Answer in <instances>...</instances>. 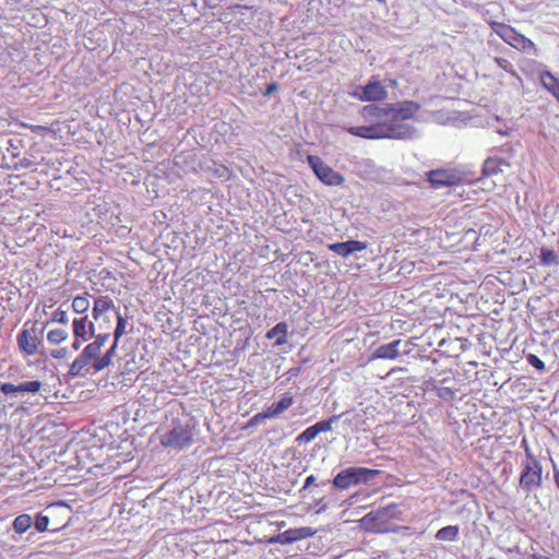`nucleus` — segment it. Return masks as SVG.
Masks as SVG:
<instances>
[{
	"mask_svg": "<svg viewBox=\"0 0 559 559\" xmlns=\"http://www.w3.org/2000/svg\"><path fill=\"white\" fill-rule=\"evenodd\" d=\"M520 485L525 491H532L542 485V466L534 456H527L521 473Z\"/></svg>",
	"mask_w": 559,
	"mask_h": 559,
	"instance_id": "nucleus-7",
	"label": "nucleus"
},
{
	"mask_svg": "<svg viewBox=\"0 0 559 559\" xmlns=\"http://www.w3.org/2000/svg\"><path fill=\"white\" fill-rule=\"evenodd\" d=\"M540 83L556 99L559 97V79L551 72L545 71L540 75Z\"/></svg>",
	"mask_w": 559,
	"mask_h": 559,
	"instance_id": "nucleus-18",
	"label": "nucleus"
},
{
	"mask_svg": "<svg viewBox=\"0 0 559 559\" xmlns=\"http://www.w3.org/2000/svg\"><path fill=\"white\" fill-rule=\"evenodd\" d=\"M0 391L5 394V395H10V394H14V393H21L20 392V384L15 385L13 383H2L0 385Z\"/></svg>",
	"mask_w": 559,
	"mask_h": 559,
	"instance_id": "nucleus-36",
	"label": "nucleus"
},
{
	"mask_svg": "<svg viewBox=\"0 0 559 559\" xmlns=\"http://www.w3.org/2000/svg\"><path fill=\"white\" fill-rule=\"evenodd\" d=\"M104 464L102 465H95V468H103Z\"/></svg>",
	"mask_w": 559,
	"mask_h": 559,
	"instance_id": "nucleus-46",
	"label": "nucleus"
},
{
	"mask_svg": "<svg viewBox=\"0 0 559 559\" xmlns=\"http://www.w3.org/2000/svg\"><path fill=\"white\" fill-rule=\"evenodd\" d=\"M68 338V332L63 329L51 330L47 334V341L52 345H58Z\"/></svg>",
	"mask_w": 559,
	"mask_h": 559,
	"instance_id": "nucleus-26",
	"label": "nucleus"
},
{
	"mask_svg": "<svg viewBox=\"0 0 559 559\" xmlns=\"http://www.w3.org/2000/svg\"><path fill=\"white\" fill-rule=\"evenodd\" d=\"M317 432L313 429L312 426L308 427L306 430H304L298 437L296 438V441L299 443H309L311 442L316 437Z\"/></svg>",
	"mask_w": 559,
	"mask_h": 559,
	"instance_id": "nucleus-31",
	"label": "nucleus"
},
{
	"mask_svg": "<svg viewBox=\"0 0 559 559\" xmlns=\"http://www.w3.org/2000/svg\"><path fill=\"white\" fill-rule=\"evenodd\" d=\"M307 160L318 179L323 183L328 186H340L343 183V176L326 165L320 157L309 155Z\"/></svg>",
	"mask_w": 559,
	"mask_h": 559,
	"instance_id": "nucleus-6",
	"label": "nucleus"
},
{
	"mask_svg": "<svg viewBox=\"0 0 559 559\" xmlns=\"http://www.w3.org/2000/svg\"><path fill=\"white\" fill-rule=\"evenodd\" d=\"M403 345V342L401 340H395L391 343L383 344L379 346L373 354L371 355V359H390L393 360L397 358L402 352L401 346ZM407 344H404L403 353H407L408 349L406 348Z\"/></svg>",
	"mask_w": 559,
	"mask_h": 559,
	"instance_id": "nucleus-11",
	"label": "nucleus"
},
{
	"mask_svg": "<svg viewBox=\"0 0 559 559\" xmlns=\"http://www.w3.org/2000/svg\"><path fill=\"white\" fill-rule=\"evenodd\" d=\"M16 342L19 349L26 356L35 355L41 343L35 326L27 329L26 325L17 334Z\"/></svg>",
	"mask_w": 559,
	"mask_h": 559,
	"instance_id": "nucleus-9",
	"label": "nucleus"
},
{
	"mask_svg": "<svg viewBox=\"0 0 559 559\" xmlns=\"http://www.w3.org/2000/svg\"><path fill=\"white\" fill-rule=\"evenodd\" d=\"M539 260L544 266L557 265L559 263L558 254L554 250L547 248L540 249Z\"/></svg>",
	"mask_w": 559,
	"mask_h": 559,
	"instance_id": "nucleus-23",
	"label": "nucleus"
},
{
	"mask_svg": "<svg viewBox=\"0 0 559 559\" xmlns=\"http://www.w3.org/2000/svg\"><path fill=\"white\" fill-rule=\"evenodd\" d=\"M109 334H98L95 336V341L93 342L95 345H98V347L102 349V347L105 345V343L108 341Z\"/></svg>",
	"mask_w": 559,
	"mask_h": 559,
	"instance_id": "nucleus-39",
	"label": "nucleus"
},
{
	"mask_svg": "<svg viewBox=\"0 0 559 559\" xmlns=\"http://www.w3.org/2000/svg\"><path fill=\"white\" fill-rule=\"evenodd\" d=\"M317 513H321L328 509V503L324 501V498H321L317 501Z\"/></svg>",
	"mask_w": 559,
	"mask_h": 559,
	"instance_id": "nucleus-42",
	"label": "nucleus"
},
{
	"mask_svg": "<svg viewBox=\"0 0 559 559\" xmlns=\"http://www.w3.org/2000/svg\"><path fill=\"white\" fill-rule=\"evenodd\" d=\"M492 28L495 33L510 46L527 53L536 51L535 44L524 35L518 33L513 27L501 23H495Z\"/></svg>",
	"mask_w": 559,
	"mask_h": 559,
	"instance_id": "nucleus-4",
	"label": "nucleus"
},
{
	"mask_svg": "<svg viewBox=\"0 0 559 559\" xmlns=\"http://www.w3.org/2000/svg\"><path fill=\"white\" fill-rule=\"evenodd\" d=\"M420 106L419 104L406 100L396 105H390L386 107H379L373 105L365 106L366 115H379V117L384 120L389 127L399 128L404 127L407 129L409 135L405 138H396L397 140H408L416 136V129L407 123H404V120L411 119L418 110Z\"/></svg>",
	"mask_w": 559,
	"mask_h": 559,
	"instance_id": "nucleus-1",
	"label": "nucleus"
},
{
	"mask_svg": "<svg viewBox=\"0 0 559 559\" xmlns=\"http://www.w3.org/2000/svg\"><path fill=\"white\" fill-rule=\"evenodd\" d=\"M81 342H82V341H81V338H75V341H74V342H73V344H72V347H73L74 349H79V348H80V346H81Z\"/></svg>",
	"mask_w": 559,
	"mask_h": 559,
	"instance_id": "nucleus-45",
	"label": "nucleus"
},
{
	"mask_svg": "<svg viewBox=\"0 0 559 559\" xmlns=\"http://www.w3.org/2000/svg\"><path fill=\"white\" fill-rule=\"evenodd\" d=\"M328 248L335 254L342 258H347L355 252H360L365 250L367 248V245L366 242H361L358 240H348L344 242L331 243L329 245Z\"/></svg>",
	"mask_w": 559,
	"mask_h": 559,
	"instance_id": "nucleus-14",
	"label": "nucleus"
},
{
	"mask_svg": "<svg viewBox=\"0 0 559 559\" xmlns=\"http://www.w3.org/2000/svg\"><path fill=\"white\" fill-rule=\"evenodd\" d=\"M341 417L342 415H334L329 419L316 423L314 425H312V427L316 430L317 435L321 432L331 431L333 428V424H335Z\"/></svg>",
	"mask_w": 559,
	"mask_h": 559,
	"instance_id": "nucleus-25",
	"label": "nucleus"
},
{
	"mask_svg": "<svg viewBox=\"0 0 559 559\" xmlns=\"http://www.w3.org/2000/svg\"><path fill=\"white\" fill-rule=\"evenodd\" d=\"M395 509H396L395 504L380 507L376 510L370 511L367 515H365V518L362 519V522L366 524L370 523V522H376V521L383 523L388 519L394 516Z\"/></svg>",
	"mask_w": 559,
	"mask_h": 559,
	"instance_id": "nucleus-16",
	"label": "nucleus"
},
{
	"mask_svg": "<svg viewBox=\"0 0 559 559\" xmlns=\"http://www.w3.org/2000/svg\"><path fill=\"white\" fill-rule=\"evenodd\" d=\"M385 87L377 80L369 81L365 86H357L353 96L361 102H377L386 97Z\"/></svg>",
	"mask_w": 559,
	"mask_h": 559,
	"instance_id": "nucleus-8",
	"label": "nucleus"
},
{
	"mask_svg": "<svg viewBox=\"0 0 559 559\" xmlns=\"http://www.w3.org/2000/svg\"><path fill=\"white\" fill-rule=\"evenodd\" d=\"M51 321L52 322H59V323H62V324H66L68 322V316H67V312L62 309H57L53 313H52V318H51Z\"/></svg>",
	"mask_w": 559,
	"mask_h": 559,
	"instance_id": "nucleus-37",
	"label": "nucleus"
},
{
	"mask_svg": "<svg viewBox=\"0 0 559 559\" xmlns=\"http://www.w3.org/2000/svg\"><path fill=\"white\" fill-rule=\"evenodd\" d=\"M100 348L98 347V345H95L93 342L90 343L88 345L85 346V348L83 349L82 353H84L86 356L91 357L93 359V365L92 367L94 368V365L96 364V361L102 358V355H100Z\"/></svg>",
	"mask_w": 559,
	"mask_h": 559,
	"instance_id": "nucleus-29",
	"label": "nucleus"
},
{
	"mask_svg": "<svg viewBox=\"0 0 559 559\" xmlns=\"http://www.w3.org/2000/svg\"><path fill=\"white\" fill-rule=\"evenodd\" d=\"M278 88V85L276 83H271L267 85L265 92L263 93V96H270L271 94H273L274 92H276Z\"/></svg>",
	"mask_w": 559,
	"mask_h": 559,
	"instance_id": "nucleus-40",
	"label": "nucleus"
},
{
	"mask_svg": "<svg viewBox=\"0 0 559 559\" xmlns=\"http://www.w3.org/2000/svg\"><path fill=\"white\" fill-rule=\"evenodd\" d=\"M379 2H384L385 0H378Z\"/></svg>",
	"mask_w": 559,
	"mask_h": 559,
	"instance_id": "nucleus-48",
	"label": "nucleus"
},
{
	"mask_svg": "<svg viewBox=\"0 0 559 559\" xmlns=\"http://www.w3.org/2000/svg\"><path fill=\"white\" fill-rule=\"evenodd\" d=\"M117 344H118V342H116V340H114V344L111 345V347L94 365V372H99L103 369H105L106 367H108L109 365H111L112 357L117 349Z\"/></svg>",
	"mask_w": 559,
	"mask_h": 559,
	"instance_id": "nucleus-21",
	"label": "nucleus"
},
{
	"mask_svg": "<svg viewBox=\"0 0 559 559\" xmlns=\"http://www.w3.org/2000/svg\"><path fill=\"white\" fill-rule=\"evenodd\" d=\"M297 530H298V534H299V538L300 539H305V538L311 537V536H313L317 533L316 530H313L312 527H309V526L299 527Z\"/></svg>",
	"mask_w": 559,
	"mask_h": 559,
	"instance_id": "nucleus-38",
	"label": "nucleus"
},
{
	"mask_svg": "<svg viewBox=\"0 0 559 559\" xmlns=\"http://www.w3.org/2000/svg\"><path fill=\"white\" fill-rule=\"evenodd\" d=\"M277 538L282 544H292L294 542L300 540L297 528L287 530L280 534Z\"/></svg>",
	"mask_w": 559,
	"mask_h": 559,
	"instance_id": "nucleus-28",
	"label": "nucleus"
},
{
	"mask_svg": "<svg viewBox=\"0 0 559 559\" xmlns=\"http://www.w3.org/2000/svg\"><path fill=\"white\" fill-rule=\"evenodd\" d=\"M126 324H127V321L120 314H118L117 326H116V330L114 333V337H115L116 342H118L119 338L124 334Z\"/></svg>",
	"mask_w": 559,
	"mask_h": 559,
	"instance_id": "nucleus-32",
	"label": "nucleus"
},
{
	"mask_svg": "<svg viewBox=\"0 0 559 559\" xmlns=\"http://www.w3.org/2000/svg\"><path fill=\"white\" fill-rule=\"evenodd\" d=\"M92 365L93 359L81 353L71 364L68 373L72 378L94 374Z\"/></svg>",
	"mask_w": 559,
	"mask_h": 559,
	"instance_id": "nucleus-13",
	"label": "nucleus"
},
{
	"mask_svg": "<svg viewBox=\"0 0 559 559\" xmlns=\"http://www.w3.org/2000/svg\"><path fill=\"white\" fill-rule=\"evenodd\" d=\"M32 523L33 520L28 514H21L13 521V528L16 533L22 534L31 527Z\"/></svg>",
	"mask_w": 559,
	"mask_h": 559,
	"instance_id": "nucleus-24",
	"label": "nucleus"
},
{
	"mask_svg": "<svg viewBox=\"0 0 559 559\" xmlns=\"http://www.w3.org/2000/svg\"><path fill=\"white\" fill-rule=\"evenodd\" d=\"M294 404V397L288 393L281 396L278 402H275L267 406L263 412L257 414L252 421H259L261 419L273 418L284 413Z\"/></svg>",
	"mask_w": 559,
	"mask_h": 559,
	"instance_id": "nucleus-10",
	"label": "nucleus"
},
{
	"mask_svg": "<svg viewBox=\"0 0 559 559\" xmlns=\"http://www.w3.org/2000/svg\"><path fill=\"white\" fill-rule=\"evenodd\" d=\"M66 355H67L66 348H59V349L51 352V356L57 359L63 358Z\"/></svg>",
	"mask_w": 559,
	"mask_h": 559,
	"instance_id": "nucleus-41",
	"label": "nucleus"
},
{
	"mask_svg": "<svg viewBox=\"0 0 559 559\" xmlns=\"http://www.w3.org/2000/svg\"><path fill=\"white\" fill-rule=\"evenodd\" d=\"M437 395L442 400L449 401L455 396V392L450 388L441 386L437 389Z\"/></svg>",
	"mask_w": 559,
	"mask_h": 559,
	"instance_id": "nucleus-34",
	"label": "nucleus"
},
{
	"mask_svg": "<svg viewBox=\"0 0 559 559\" xmlns=\"http://www.w3.org/2000/svg\"><path fill=\"white\" fill-rule=\"evenodd\" d=\"M381 474V469L368 467H347L341 471L333 479L337 489H347L353 485L367 484Z\"/></svg>",
	"mask_w": 559,
	"mask_h": 559,
	"instance_id": "nucleus-3",
	"label": "nucleus"
},
{
	"mask_svg": "<svg viewBox=\"0 0 559 559\" xmlns=\"http://www.w3.org/2000/svg\"><path fill=\"white\" fill-rule=\"evenodd\" d=\"M509 166L506 162L498 159L496 157H489L484 163V174L487 176H492L498 173L503 171V167Z\"/></svg>",
	"mask_w": 559,
	"mask_h": 559,
	"instance_id": "nucleus-19",
	"label": "nucleus"
},
{
	"mask_svg": "<svg viewBox=\"0 0 559 559\" xmlns=\"http://www.w3.org/2000/svg\"><path fill=\"white\" fill-rule=\"evenodd\" d=\"M316 481V477L313 475H310L306 478V481H305V485L302 487V490L307 489L308 487H310L313 483Z\"/></svg>",
	"mask_w": 559,
	"mask_h": 559,
	"instance_id": "nucleus-43",
	"label": "nucleus"
},
{
	"mask_svg": "<svg viewBox=\"0 0 559 559\" xmlns=\"http://www.w3.org/2000/svg\"><path fill=\"white\" fill-rule=\"evenodd\" d=\"M49 518L47 515L38 514L35 520V527L38 532H45L48 528Z\"/></svg>",
	"mask_w": 559,
	"mask_h": 559,
	"instance_id": "nucleus-33",
	"label": "nucleus"
},
{
	"mask_svg": "<svg viewBox=\"0 0 559 559\" xmlns=\"http://www.w3.org/2000/svg\"><path fill=\"white\" fill-rule=\"evenodd\" d=\"M554 469H555V483L559 489V471L556 468L555 464H554Z\"/></svg>",
	"mask_w": 559,
	"mask_h": 559,
	"instance_id": "nucleus-44",
	"label": "nucleus"
},
{
	"mask_svg": "<svg viewBox=\"0 0 559 559\" xmlns=\"http://www.w3.org/2000/svg\"><path fill=\"white\" fill-rule=\"evenodd\" d=\"M112 307V299L108 296H103L94 300L93 317L97 320L103 313Z\"/></svg>",
	"mask_w": 559,
	"mask_h": 559,
	"instance_id": "nucleus-20",
	"label": "nucleus"
},
{
	"mask_svg": "<svg viewBox=\"0 0 559 559\" xmlns=\"http://www.w3.org/2000/svg\"><path fill=\"white\" fill-rule=\"evenodd\" d=\"M73 334L75 338H81L85 342L94 335L95 326L94 323L88 320L87 316L75 318L72 322Z\"/></svg>",
	"mask_w": 559,
	"mask_h": 559,
	"instance_id": "nucleus-15",
	"label": "nucleus"
},
{
	"mask_svg": "<svg viewBox=\"0 0 559 559\" xmlns=\"http://www.w3.org/2000/svg\"><path fill=\"white\" fill-rule=\"evenodd\" d=\"M108 469L112 471V469H115V466H114V465H110V466L108 467Z\"/></svg>",
	"mask_w": 559,
	"mask_h": 559,
	"instance_id": "nucleus-47",
	"label": "nucleus"
},
{
	"mask_svg": "<svg viewBox=\"0 0 559 559\" xmlns=\"http://www.w3.org/2000/svg\"><path fill=\"white\" fill-rule=\"evenodd\" d=\"M90 308V300L86 296H76L72 300V309L80 314L85 313Z\"/></svg>",
	"mask_w": 559,
	"mask_h": 559,
	"instance_id": "nucleus-27",
	"label": "nucleus"
},
{
	"mask_svg": "<svg viewBox=\"0 0 559 559\" xmlns=\"http://www.w3.org/2000/svg\"><path fill=\"white\" fill-rule=\"evenodd\" d=\"M459 531V526L449 525L440 528L436 534V538L442 542H453L457 538Z\"/></svg>",
	"mask_w": 559,
	"mask_h": 559,
	"instance_id": "nucleus-22",
	"label": "nucleus"
},
{
	"mask_svg": "<svg viewBox=\"0 0 559 559\" xmlns=\"http://www.w3.org/2000/svg\"><path fill=\"white\" fill-rule=\"evenodd\" d=\"M193 433L189 426H177L160 437V443L170 451H181L191 444Z\"/></svg>",
	"mask_w": 559,
	"mask_h": 559,
	"instance_id": "nucleus-5",
	"label": "nucleus"
},
{
	"mask_svg": "<svg viewBox=\"0 0 559 559\" xmlns=\"http://www.w3.org/2000/svg\"><path fill=\"white\" fill-rule=\"evenodd\" d=\"M288 325L286 322H280L270 331L266 332L267 340L276 338L275 345L282 346L287 343Z\"/></svg>",
	"mask_w": 559,
	"mask_h": 559,
	"instance_id": "nucleus-17",
	"label": "nucleus"
},
{
	"mask_svg": "<svg viewBox=\"0 0 559 559\" xmlns=\"http://www.w3.org/2000/svg\"><path fill=\"white\" fill-rule=\"evenodd\" d=\"M528 364L533 366L535 369L543 371L545 370V364L534 354H530L526 357Z\"/></svg>",
	"mask_w": 559,
	"mask_h": 559,
	"instance_id": "nucleus-35",
	"label": "nucleus"
},
{
	"mask_svg": "<svg viewBox=\"0 0 559 559\" xmlns=\"http://www.w3.org/2000/svg\"><path fill=\"white\" fill-rule=\"evenodd\" d=\"M362 116L368 121V124L346 128V131L349 134L364 139H391L405 138L409 135L406 128L389 127V124H386L382 117H379V115H366L365 108L362 109Z\"/></svg>",
	"mask_w": 559,
	"mask_h": 559,
	"instance_id": "nucleus-2",
	"label": "nucleus"
},
{
	"mask_svg": "<svg viewBox=\"0 0 559 559\" xmlns=\"http://www.w3.org/2000/svg\"><path fill=\"white\" fill-rule=\"evenodd\" d=\"M428 180L436 189L457 185L461 177L448 170H432L428 174Z\"/></svg>",
	"mask_w": 559,
	"mask_h": 559,
	"instance_id": "nucleus-12",
	"label": "nucleus"
},
{
	"mask_svg": "<svg viewBox=\"0 0 559 559\" xmlns=\"http://www.w3.org/2000/svg\"><path fill=\"white\" fill-rule=\"evenodd\" d=\"M41 382L38 380L27 381L20 383V392L21 393H37L41 389Z\"/></svg>",
	"mask_w": 559,
	"mask_h": 559,
	"instance_id": "nucleus-30",
	"label": "nucleus"
}]
</instances>
